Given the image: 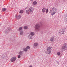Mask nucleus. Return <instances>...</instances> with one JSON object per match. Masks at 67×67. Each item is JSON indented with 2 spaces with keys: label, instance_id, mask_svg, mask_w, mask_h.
Listing matches in <instances>:
<instances>
[{
  "label": "nucleus",
  "instance_id": "b1692460",
  "mask_svg": "<svg viewBox=\"0 0 67 67\" xmlns=\"http://www.w3.org/2000/svg\"><path fill=\"white\" fill-rule=\"evenodd\" d=\"M24 50L25 52H26L27 51V49L26 48L24 49Z\"/></svg>",
  "mask_w": 67,
  "mask_h": 67
},
{
  "label": "nucleus",
  "instance_id": "5701e85b",
  "mask_svg": "<svg viewBox=\"0 0 67 67\" xmlns=\"http://www.w3.org/2000/svg\"><path fill=\"white\" fill-rule=\"evenodd\" d=\"M22 29V27H20L19 28V30L20 31V30H21Z\"/></svg>",
  "mask_w": 67,
  "mask_h": 67
},
{
  "label": "nucleus",
  "instance_id": "f3484780",
  "mask_svg": "<svg viewBox=\"0 0 67 67\" xmlns=\"http://www.w3.org/2000/svg\"><path fill=\"white\" fill-rule=\"evenodd\" d=\"M38 45V43H35L34 44V46H37Z\"/></svg>",
  "mask_w": 67,
  "mask_h": 67
},
{
  "label": "nucleus",
  "instance_id": "9d476101",
  "mask_svg": "<svg viewBox=\"0 0 67 67\" xmlns=\"http://www.w3.org/2000/svg\"><path fill=\"white\" fill-rule=\"evenodd\" d=\"M19 54L20 55H23V52L22 51H20L19 52Z\"/></svg>",
  "mask_w": 67,
  "mask_h": 67
},
{
  "label": "nucleus",
  "instance_id": "f8f14e48",
  "mask_svg": "<svg viewBox=\"0 0 67 67\" xmlns=\"http://www.w3.org/2000/svg\"><path fill=\"white\" fill-rule=\"evenodd\" d=\"M60 52H58L57 53V54L58 56H59L60 55Z\"/></svg>",
  "mask_w": 67,
  "mask_h": 67
},
{
  "label": "nucleus",
  "instance_id": "cd10ccee",
  "mask_svg": "<svg viewBox=\"0 0 67 67\" xmlns=\"http://www.w3.org/2000/svg\"><path fill=\"white\" fill-rule=\"evenodd\" d=\"M17 17H17V15H16L15 16V18H17Z\"/></svg>",
  "mask_w": 67,
  "mask_h": 67
},
{
  "label": "nucleus",
  "instance_id": "f03ea898",
  "mask_svg": "<svg viewBox=\"0 0 67 67\" xmlns=\"http://www.w3.org/2000/svg\"><path fill=\"white\" fill-rule=\"evenodd\" d=\"M34 28L35 29V31L36 32L39 31L40 30V25L38 24H36Z\"/></svg>",
  "mask_w": 67,
  "mask_h": 67
},
{
  "label": "nucleus",
  "instance_id": "ddd939ff",
  "mask_svg": "<svg viewBox=\"0 0 67 67\" xmlns=\"http://www.w3.org/2000/svg\"><path fill=\"white\" fill-rule=\"evenodd\" d=\"M26 12L28 14H29L30 13H31V12H30V10H29V9L26 10Z\"/></svg>",
  "mask_w": 67,
  "mask_h": 67
},
{
  "label": "nucleus",
  "instance_id": "39448f33",
  "mask_svg": "<svg viewBox=\"0 0 67 67\" xmlns=\"http://www.w3.org/2000/svg\"><path fill=\"white\" fill-rule=\"evenodd\" d=\"M65 29H66L65 27L64 28H63L62 30H60L59 32V33L61 34H64V33H65Z\"/></svg>",
  "mask_w": 67,
  "mask_h": 67
},
{
  "label": "nucleus",
  "instance_id": "a878e982",
  "mask_svg": "<svg viewBox=\"0 0 67 67\" xmlns=\"http://www.w3.org/2000/svg\"><path fill=\"white\" fill-rule=\"evenodd\" d=\"M27 49H30V47H29V46H27Z\"/></svg>",
  "mask_w": 67,
  "mask_h": 67
},
{
  "label": "nucleus",
  "instance_id": "1a4fd4ad",
  "mask_svg": "<svg viewBox=\"0 0 67 67\" xmlns=\"http://www.w3.org/2000/svg\"><path fill=\"white\" fill-rule=\"evenodd\" d=\"M46 10V8H43L42 9L41 11L42 12H43V13H44V12H45Z\"/></svg>",
  "mask_w": 67,
  "mask_h": 67
},
{
  "label": "nucleus",
  "instance_id": "7ed1b4c3",
  "mask_svg": "<svg viewBox=\"0 0 67 67\" xmlns=\"http://www.w3.org/2000/svg\"><path fill=\"white\" fill-rule=\"evenodd\" d=\"M52 48L51 47H49L47 48V51H45V53L46 54H50L51 53V49Z\"/></svg>",
  "mask_w": 67,
  "mask_h": 67
},
{
  "label": "nucleus",
  "instance_id": "412c9836",
  "mask_svg": "<svg viewBox=\"0 0 67 67\" xmlns=\"http://www.w3.org/2000/svg\"><path fill=\"white\" fill-rule=\"evenodd\" d=\"M23 12V10H21L19 12L20 13H22Z\"/></svg>",
  "mask_w": 67,
  "mask_h": 67
},
{
  "label": "nucleus",
  "instance_id": "423d86ee",
  "mask_svg": "<svg viewBox=\"0 0 67 67\" xmlns=\"http://www.w3.org/2000/svg\"><path fill=\"white\" fill-rule=\"evenodd\" d=\"M16 60V58L15 57H13L10 59V60L12 62H13Z\"/></svg>",
  "mask_w": 67,
  "mask_h": 67
},
{
  "label": "nucleus",
  "instance_id": "6e6552de",
  "mask_svg": "<svg viewBox=\"0 0 67 67\" xmlns=\"http://www.w3.org/2000/svg\"><path fill=\"white\" fill-rule=\"evenodd\" d=\"M54 37H52L50 39V42H53V41H54Z\"/></svg>",
  "mask_w": 67,
  "mask_h": 67
},
{
  "label": "nucleus",
  "instance_id": "0eeeda50",
  "mask_svg": "<svg viewBox=\"0 0 67 67\" xmlns=\"http://www.w3.org/2000/svg\"><path fill=\"white\" fill-rule=\"evenodd\" d=\"M29 10L30 11V12L31 13H32L34 11V9L32 7H30L29 9Z\"/></svg>",
  "mask_w": 67,
  "mask_h": 67
},
{
  "label": "nucleus",
  "instance_id": "bb28decb",
  "mask_svg": "<svg viewBox=\"0 0 67 67\" xmlns=\"http://www.w3.org/2000/svg\"><path fill=\"white\" fill-rule=\"evenodd\" d=\"M8 30H9H9H11V28H10V27L9 28H8Z\"/></svg>",
  "mask_w": 67,
  "mask_h": 67
},
{
  "label": "nucleus",
  "instance_id": "9b49d317",
  "mask_svg": "<svg viewBox=\"0 0 67 67\" xmlns=\"http://www.w3.org/2000/svg\"><path fill=\"white\" fill-rule=\"evenodd\" d=\"M28 37L29 39H32V37L31 36V35H28Z\"/></svg>",
  "mask_w": 67,
  "mask_h": 67
},
{
  "label": "nucleus",
  "instance_id": "393cba45",
  "mask_svg": "<svg viewBox=\"0 0 67 67\" xmlns=\"http://www.w3.org/2000/svg\"><path fill=\"white\" fill-rule=\"evenodd\" d=\"M18 58H21V55H19L18 56Z\"/></svg>",
  "mask_w": 67,
  "mask_h": 67
},
{
  "label": "nucleus",
  "instance_id": "4be33fe9",
  "mask_svg": "<svg viewBox=\"0 0 67 67\" xmlns=\"http://www.w3.org/2000/svg\"><path fill=\"white\" fill-rule=\"evenodd\" d=\"M48 11H49L48 9H47L45 11L46 13H48Z\"/></svg>",
  "mask_w": 67,
  "mask_h": 67
},
{
  "label": "nucleus",
  "instance_id": "20e7f679",
  "mask_svg": "<svg viewBox=\"0 0 67 67\" xmlns=\"http://www.w3.org/2000/svg\"><path fill=\"white\" fill-rule=\"evenodd\" d=\"M67 48V44L66 43H64L63 44V46L61 48L63 50H66Z\"/></svg>",
  "mask_w": 67,
  "mask_h": 67
},
{
  "label": "nucleus",
  "instance_id": "aec40b11",
  "mask_svg": "<svg viewBox=\"0 0 67 67\" xmlns=\"http://www.w3.org/2000/svg\"><path fill=\"white\" fill-rule=\"evenodd\" d=\"M6 8H3L2 9V11H6Z\"/></svg>",
  "mask_w": 67,
  "mask_h": 67
},
{
  "label": "nucleus",
  "instance_id": "2eb2a0df",
  "mask_svg": "<svg viewBox=\"0 0 67 67\" xmlns=\"http://www.w3.org/2000/svg\"><path fill=\"white\" fill-rule=\"evenodd\" d=\"M21 18V15H19L17 16V18L18 19H20Z\"/></svg>",
  "mask_w": 67,
  "mask_h": 67
},
{
  "label": "nucleus",
  "instance_id": "dca6fc26",
  "mask_svg": "<svg viewBox=\"0 0 67 67\" xmlns=\"http://www.w3.org/2000/svg\"><path fill=\"white\" fill-rule=\"evenodd\" d=\"M37 3V2L36 1H34L33 3V4H34V5H35Z\"/></svg>",
  "mask_w": 67,
  "mask_h": 67
},
{
  "label": "nucleus",
  "instance_id": "6ab92c4d",
  "mask_svg": "<svg viewBox=\"0 0 67 67\" xmlns=\"http://www.w3.org/2000/svg\"><path fill=\"white\" fill-rule=\"evenodd\" d=\"M28 27L27 26H25L24 27V29H25V30L26 29H27Z\"/></svg>",
  "mask_w": 67,
  "mask_h": 67
},
{
  "label": "nucleus",
  "instance_id": "a211bd4d",
  "mask_svg": "<svg viewBox=\"0 0 67 67\" xmlns=\"http://www.w3.org/2000/svg\"><path fill=\"white\" fill-rule=\"evenodd\" d=\"M20 33L21 35H22L23 34V31H21L20 32Z\"/></svg>",
  "mask_w": 67,
  "mask_h": 67
},
{
  "label": "nucleus",
  "instance_id": "c85d7f7f",
  "mask_svg": "<svg viewBox=\"0 0 67 67\" xmlns=\"http://www.w3.org/2000/svg\"><path fill=\"white\" fill-rule=\"evenodd\" d=\"M29 67H32V66H30Z\"/></svg>",
  "mask_w": 67,
  "mask_h": 67
},
{
  "label": "nucleus",
  "instance_id": "f257e3e1",
  "mask_svg": "<svg viewBox=\"0 0 67 67\" xmlns=\"http://www.w3.org/2000/svg\"><path fill=\"white\" fill-rule=\"evenodd\" d=\"M57 10V8H56L53 7L51 11V15L52 16H53L54 15H55V14L56 13V11Z\"/></svg>",
  "mask_w": 67,
  "mask_h": 67
},
{
  "label": "nucleus",
  "instance_id": "4468645a",
  "mask_svg": "<svg viewBox=\"0 0 67 67\" xmlns=\"http://www.w3.org/2000/svg\"><path fill=\"white\" fill-rule=\"evenodd\" d=\"M30 35H32V36H33L34 35V33L33 32H31L30 33Z\"/></svg>",
  "mask_w": 67,
  "mask_h": 67
}]
</instances>
